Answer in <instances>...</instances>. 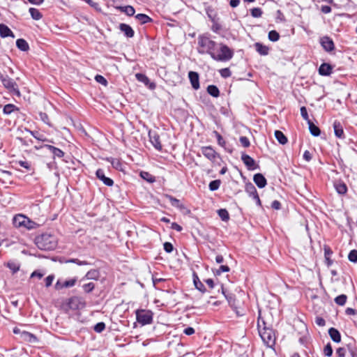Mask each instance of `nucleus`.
Listing matches in <instances>:
<instances>
[{
	"mask_svg": "<svg viewBox=\"0 0 357 357\" xmlns=\"http://www.w3.org/2000/svg\"><path fill=\"white\" fill-rule=\"evenodd\" d=\"M324 354L326 356H331L332 354H333V349H332V347L330 343H328L325 347H324Z\"/></svg>",
	"mask_w": 357,
	"mask_h": 357,
	"instance_id": "obj_56",
	"label": "nucleus"
},
{
	"mask_svg": "<svg viewBox=\"0 0 357 357\" xmlns=\"http://www.w3.org/2000/svg\"><path fill=\"white\" fill-rule=\"evenodd\" d=\"M54 278V277L53 275H50L45 279V286L47 287H49L50 286L52 285Z\"/></svg>",
	"mask_w": 357,
	"mask_h": 357,
	"instance_id": "obj_62",
	"label": "nucleus"
},
{
	"mask_svg": "<svg viewBox=\"0 0 357 357\" xmlns=\"http://www.w3.org/2000/svg\"><path fill=\"white\" fill-rule=\"evenodd\" d=\"M309 130L312 135L317 137L320 135V129L315 126L310 120H308Z\"/></svg>",
	"mask_w": 357,
	"mask_h": 357,
	"instance_id": "obj_27",
	"label": "nucleus"
},
{
	"mask_svg": "<svg viewBox=\"0 0 357 357\" xmlns=\"http://www.w3.org/2000/svg\"><path fill=\"white\" fill-rule=\"evenodd\" d=\"M137 321L142 324H149L153 321V313L150 310H138L136 312Z\"/></svg>",
	"mask_w": 357,
	"mask_h": 357,
	"instance_id": "obj_6",
	"label": "nucleus"
},
{
	"mask_svg": "<svg viewBox=\"0 0 357 357\" xmlns=\"http://www.w3.org/2000/svg\"><path fill=\"white\" fill-rule=\"evenodd\" d=\"M119 29L124 33L125 36L128 38H132L134 36V31L132 27L126 24L121 23L119 24Z\"/></svg>",
	"mask_w": 357,
	"mask_h": 357,
	"instance_id": "obj_17",
	"label": "nucleus"
},
{
	"mask_svg": "<svg viewBox=\"0 0 357 357\" xmlns=\"http://www.w3.org/2000/svg\"><path fill=\"white\" fill-rule=\"evenodd\" d=\"M100 277V273L98 269H91L89 271L84 277L82 279V281L84 280H98Z\"/></svg>",
	"mask_w": 357,
	"mask_h": 357,
	"instance_id": "obj_14",
	"label": "nucleus"
},
{
	"mask_svg": "<svg viewBox=\"0 0 357 357\" xmlns=\"http://www.w3.org/2000/svg\"><path fill=\"white\" fill-rule=\"evenodd\" d=\"M140 176L142 178L150 183H153L155 181L154 177L146 172H142L140 173Z\"/></svg>",
	"mask_w": 357,
	"mask_h": 357,
	"instance_id": "obj_43",
	"label": "nucleus"
},
{
	"mask_svg": "<svg viewBox=\"0 0 357 357\" xmlns=\"http://www.w3.org/2000/svg\"><path fill=\"white\" fill-rule=\"evenodd\" d=\"M66 263H75L79 266L89 265V263L86 261H81L78 259H70L66 261Z\"/></svg>",
	"mask_w": 357,
	"mask_h": 357,
	"instance_id": "obj_49",
	"label": "nucleus"
},
{
	"mask_svg": "<svg viewBox=\"0 0 357 357\" xmlns=\"http://www.w3.org/2000/svg\"><path fill=\"white\" fill-rule=\"evenodd\" d=\"M335 188L338 194L344 195L347 191V187L344 182L337 181L334 184Z\"/></svg>",
	"mask_w": 357,
	"mask_h": 357,
	"instance_id": "obj_25",
	"label": "nucleus"
},
{
	"mask_svg": "<svg viewBox=\"0 0 357 357\" xmlns=\"http://www.w3.org/2000/svg\"><path fill=\"white\" fill-rule=\"evenodd\" d=\"M245 191L250 195V196H252V197L257 201L258 204H261L259 197L257 194V190L254 185H252V183L246 185Z\"/></svg>",
	"mask_w": 357,
	"mask_h": 357,
	"instance_id": "obj_13",
	"label": "nucleus"
},
{
	"mask_svg": "<svg viewBox=\"0 0 357 357\" xmlns=\"http://www.w3.org/2000/svg\"><path fill=\"white\" fill-rule=\"evenodd\" d=\"M14 224L17 227H24L26 222H29V218L23 215H18L15 216L13 219Z\"/></svg>",
	"mask_w": 357,
	"mask_h": 357,
	"instance_id": "obj_22",
	"label": "nucleus"
},
{
	"mask_svg": "<svg viewBox=\"0 0 357 357\" xmlns=\"http://www.w3.org/2000/svg\"><path fill=\"white\" fill-rule=\"evenodd\" d=\"M220 73L222 77H229L231 76V71L229 68H223L220 70Z\"/></svg>",
	"mask_w": 357,
	"mask_h": 357,
	"instance_id": "obj_61",
	"label": "nucleus"
},
{
	"mask_svg": "<svg viewBox=\"0 0 357 357\" xmlns=\"http://www.w3.org/2000/svg\"><path fill=\"white\" fill-rule=\"evenodd\" d=\"M188 77L193 89H198L199 88V74L194 71L188 73Z\"/></svg>",
	"mask_w": 357,
	"mask_h": 357,
	"instance_id": "obj_12",
	"label": "nucleus"
},
{
	"mask_svg": "<svg viewBox=\"0 0 357 357\" xmlns=\"http://www.w3.org/2000/svg\"><path fill=\"white\" fill-rule=\"evenodd\" d=\"M17 163L19 164L20 167H24V168L26 169L27 170H29L31 169V165L27 161L20 160V161L17 162Z\"/></svg>",
	"mask_w": 357,
	"mask_h": 357,
	"instance_id": "obj_58",
	"label": "nucleus"
},
{
	"mask_svg": "<svg viewBox=\"0 0 357 357\" xmlns=\"http://www.w3.org/2000/svg\"><path fill=\"white\" fill-rule=\"evenodd\" d=\"M336 353L339 357H345V349L344 348H338Z\"/></svg>",
	"mask_w": 357,
	"mask_h": 357,
	"instance_id": "obj_64",
	"label": "nucleus"
},
{
	"mask_svg": "<svg viewBox=\"0 0 357 357\" xmlns=\"http://www.w3.org/2000/svg\"><path fill=\"white\" fill-rule=\"evenodd\" d=\"M0 36L2 38H6L8 36H12L13 38L15 37L12 31L8 28V26L3 24H0Z\"/></svg>",
	"mask_w": 357,
	"mask_h": 357,
	"instance_id": "obj_24",
	"label": "nucleus"
},
{
	"mask_svg": "<svg viewBox=\"0 0 357 357\" xmlns=\"http://www.w3.org/2000/svg\"><path fill=\"white\" fill-rule=\"evenodd\" d=\"M107 160L111 162V164L114 168H115L116 169H121V163L119 161V160L114 159V158H109V159H107Z\"/></svg>",
	"mask_w": 357,
	"mask_h": 357,
	"instance_id": "obj_47",
	"label": "nucleus"
},
{
	"mask_svg": "<svg viewBox=\"0 0 357 357\" xmlns=\"http://www.w3.org/2000/svg\"><path fill=\"white\" fill-rule=\"evenodd\" d=\"M259 333L263 342L269 347H272L275 343V336L271 328L264 327L261 328L259 325Z\"/></svg>",
	"mask_w": 357,
	"mask_h": 357,
	"instance_id": "obj_5",
	"label": "nucleus"
},
{
	"mask_svg": "<svg viewBox=\"0 0 357 357\" xmlns=\"http://www.w3.org/2000/svg\"><path fill=\"white\" fill-rule=\"evenodd\" d=\"M19 109L14 105L13 104H7L4 107H3V113L5 114H10L12 112H15V111H18Z\"/></svg>",
	"mask_w": 357,
	"mask_h": 357,
	"instance_id": "obj_34",
	"label": "nucleus"
},
{
	"mask_svg": "<svg viewBox=\"0 0 357 357\" xmlns=\"http://www.w3.org/2000/svg\"><path fill=\"white\" fill-rule=\"evenodd\" d=\"M253 181L259 188H264L267 184L266 178L260 173L254 176Z\"/></svg>",
	"mask_w": 357,
	"mask_h": 357,
	"instance_id": "obj_15",
	"label": "nucleus"
},
{
	"mask_svg": "<svg viewBox=\"0 0 357 357\" xmlns=\"http://www.w3.org/2000/svg\"><path fill=\"white\" fill-rule=\"evenodd\" d=\"M220 185V180H214L210 182L209 183V189L211 191H215L219 188Z\"/></svg>",
	"mask_w": 357,
	"mask_h": 357,
	"instance_id": "obj_46",
	"label": "nucleus"
},
{
	"mask_svg": "<svg viewBox=\"0 0 357 357\" xmlns=\"http://www.w3.org/2000/svg\"><path fill=\"white\" fill-rule=\"evenodd\" d=\"M213 134L215 135V137H216L217 139V141H218V144L224 147L226 144V142L225 141V139L222 138V137L220 135V134L216 131V130H214L213 132Z\"/></svg>",
	"mask_w": 357,
	"mask_h": 357,
	"instance_id": "obj_40",
	"label": "nucleus"
},
{
	"mask_svg": "<svg viewBox=\"0 0 357 357\" xmlns=\"http://www.w3.org/2000/svg\"><path fill=\"white\" fill-rule=\"evenodd\" d=\"M251 15L253 17H260L262 15V10L260 8H254L251 9Z\"/></svg>",
	"mask_w": 357,
	"mask_h": 357,
	"instance_id": "obj_48",
	"label": "nucleus"
},
{
	"mask_svg": "<svg viewBox=\"0 0 357 357\" xmlns=\"http://www.w3.org/2000/svg\"><path fill=\"white\" fill-rule=\"evenodd\" d=\"M202 153L211 161L215 160L217 156V153L210 146H203L202 148Z\"/></svg>",
	"mask_w": 357,
	"mask_h": 357,
	"instance_id": "obj_9",
	"label": "nucleus"
},
{
	"mask_svg": "<svg viewBox=\"0 0 357 357\" xmlns=\"http://www.w3.org/2000/svg\"><path fill=\"white\" fill-rule=\"evenodd\" d=\"M35 243L40 250H51L56 247L57 241L54 236L45 233L36 237Z\"/></svg>",
	"mask_w": 357,
	"mask_h": 357,
	"instance_id": "obj_2",
	"label": "nucleus"
},
{
	"mask_svg": "<svg viewBox=\"0 0 357 357\" xmlns=\"http://www.w3.org/2000/svg\"><path fill=\"white\" fill-rule=\"evenodd\" d=\"M218 214L223 221H227L229 219V214L225 208H221L218 211Z\"/></svg>",
	"mask_w": 357,
	"mask_h": 357,
	"instance_id": "obj_35",
	"label": "nucleus"
},
{
	"mask_svg": "<svg viewBox=\"0 0 357 357\" xmlns=\"http://www.w3.org/2000/svg\"><path fill=\"white\" fill-rule=\"evenodd\" d=\"M82 289L85 293H90L95 289V284L92 282L84 284Z\"/></svg>",
	"mask_w": 357,
	"mask_h": 357,
	"instance_id": "obj_38",
	"label": "nucleus"
},
{
	"mask_svg": "<svg viewBox=\"0 0 357 357\" xmlns=\"http://www.w3.org/2000/svg\"><path fill=\"white\" fill-rule=\"evenodd\" d=\"M328 334L335 342L339 343L341 341V335L340 332L335 328H331L328 330Z\"/></svg>",
	"mask_w": 357,
	"mask_h": 357,
	"instance_id": "obj_21",
	"label": "nucleus"
},
{
	"mask_svg": "<svg viewBox=\"0 0 357 357\" xmlns=\"http://www.w3.org/2000/svg\"><path fill=\"white\" fill-rule=\"evenodd\" d=\"M332 66L326 63H322L319 68V73L321 75L328 76L332 73Z\"/></svg>",
	"mask_w": 357,
	"mask_h": 357,
	"instance_id": "obj_18",
	"label": "nucleus"
},
{
	"mask_svg": "<svg viewBox=\"0 0 357 357\" xmlns=\"http://www.w3.org/2000/svg\"><path fill=\"white\" fill-rule=\"evenodd\" d=\"M116 9L125 13L128 16H132L135 13V8L132 6H119L116 7Z\"/></svg>",
	"mask_w": 357,
	"mask_h": 357,
	"instance_id": "obj_26",
	"label": "nucleus"
},
{
	"mask_svg": "<svg viewBox=\"0 0 357 357\" xmlns=\"http://www.w3.org/2000/svg\"><path fill=\"white\" fill-rule=\"evenodd\" d=\"M321 45L322 47L326 51V52H331L334 50L335 45L333 40L328 37V36H324L320 40Z\"/></svg>",
	"mask_w": 357,
	"mask_h": 357,
	"instance_id": "obj_8",
	"label": "nucleus"
},
{
	"mask_svg": "<svg viewBox=\"0 0 357 357\" xmlns=\"http://www.w3.org/2000/svg\"><path fill=\"white\" fill-rule=\"evenodd\" d=\"M207 92L213 97L218 98L220 96V91L215 85H209L207 87Z\"/></svg>",
	"mask_w": 357,
	"mask_h": 357,
	"instance_id": "obj_32",
	"label": "nucleus"
},
{
	"mask_svg": "<svg viewBox=\"0 0 357 357\" xmlns=\"http://www.w3.org/2000/svg\"><path fill=\"white\" fill-rule=\"evenodd\" d=\"M79 299L77 297H73L69 299L68 305L70 308L75 309L77 307V303L78 302Z\"/></svg>",
	"mask_w": 357,
	"mask_h": 357,
	"instance_id": "obj_55",
	"label": "nucleus"
},
{
	"mask_svg": "<svg viewBox=\"0 0 357 357\" xmlns=\"http://www.w3.org/2000/svg\"><path fill=\"white\" fill-rule=\"evenodd\" d=\"M239 140L243 146H244V147L250 146V142L247 137L242 136L240 137Z\"/></svg>",
	"mask_w": 357,
	"mask_h": 357,
	"instance_id": "obj_57",
	"label": "nucleus"
},
{
	"mask_svg": "<svg viewBox=\"0 0 357 357\" xmlns=\"http://www.w3.org/2000/svg\"><path fill=\"white\" fill-rule=\"evenodd\" d=\"M229 267L226 265H221L218 269L216 270L215 272V275H220L223 272H229Z\"/></svg>",
	"mask_w": 357,
	"mask_h": 357,
	"instance_id": "obj_53",
	"label": "nucleus"
},
{
	"mask_svg": "<svg viewBox=\"0 0 357 357\" xmlns=\"http://www.w3.org/2000/svg\"><path fill=\"white\" fill-rule=\"evenodd\" d=\"M29 13H30L32 18L34 20H38L42 17L41 13L36 8H29Z\"/></svg>",
	"mask_w": 357,
	"mask_h": 357,
	"instance_id": "obj_37",
	"label": "nucleus"
},
{
	"mask_svg": "<svg viewBox=\"0 0 357 357\" xmlns=\"http://www.w3.org/2000/svg\"><path fill=\"white\" fill-rule=\"evenodd\" d=\"M301 114L302 117L308 122V120H310V119H309L308 114H307L305 107H302L301 108Z\"/></svg>",
	"mask_w": 357,
	"mask_h": 357,
	"instance_id": "obj_63",
	"label": "nucleus"
},
{
	"mask_svg": "<svg viewBox=\"0 0 357 357\" xmlns=\"http://www.w3.org/2000/svg\"><path fill=\"white\" fill-rule=\"evenodd\" d=\"M347 298V297L346 295L341 294L335 298V302L336 304L342 306L346 303Z\"/></svg>",
	"mask_w": 357,
	"mask_h": 357,
	"instance_id": "obj_39",
	"label": "nucleus"
},
{
	"mask_svg": "<svg viewBox=\"0 0 357 357\" xmlns=\"http://www.w3.org/2000/svg\"><path fill=\"white\" fill-rule=\"evenodd\" d=\"M7 266L12 271L13 273L17 272L20 269V266L14 262H8Z\"/></svg>",
	"mask_w": 357,
	"mask_h": 357,
	"instance_id": "obj_52",
	"label": "nucleus"
},
{
	"mask_svg": "<svg viewBox=\"0 0 357 357\" xmlns=\"http://www.w3.org/2000/svg\"><path fill=\"white\" fill-rule=\"evenodd\" d=\"M279 38H280V35L276 31L273 30V31H269L268 39L271 41L276 42L279 40Z\"/></svg>",
	"mask_w": 357,
	"mask_h": 357,
	"instance_id": "obj_42",
	"label": "nucleus"
},
{
	"mask_svg": "<svg viewBox=\"0 0 357 357\" xmlns=\"http://www.w3.org/2000/svg\"><path fill=\"white\" fill-rule=\"evenodd\" d=\"M16 45H17V48L22 51H27L29 48V44L27 43V42L22 38H20V39L17 40Z\"/></svg>",
	"mask_w": 357,
	"mask_h": 357,
	"instance_id": "obj_30",
	"label": "nucleus"
},
{
	"mask_svg": "<svg viewBox=\"0 0 357 357\" xmlns=\"http://www.w3.org/2000/svg\"><path fill=\"white\" fill-rule=\"evenodd\" d=\"M95 80L97 82H98V83H100V84H102L104 86H107V79L103 76H102V75H96Z\"/></svg>",
	"mask_w": 357,
	"mask_h": 357,
	"instance_id": "obj_54",
	"label": "nucleus"
},
{
	"mask_svg": "<svg viewBox=\"0 0 357 357\" xmlns=\"http://www.w3.org/2000/svg\"><path fill=\"white\" fill-rule=\"evenodd\" d=\"M13 333L15 334H20V333L22 337L25 340H27V341H29V342H32L33 340H35L36 339V337L33 335H32L31 333L26 332V331L21 332L20 329H19L17 328H15L13 329Z\"/></svg>",
	"mask_w": 357,
	"mask_h": 357,
	"instance_id": "obj_19",
	"label": "nucleus"
},
{
	"mask_svg": "<svg viewBox=\"0 0 357 357\" xmlns=\"http://www.w3.org/2000/svg\"><path fill=\"white\" fill-rule=\"evenodd\" d=\"M167 198L169 201L172 206L178 208L180 209H183L185 208L183 204H181L180 201L178 199H176L171 195H167Z\"/></svg>",
	"mask_w": 357,
	"mask_h": 357,
	"instance_id": "obj_28",
	"label": "nucleus"
},
{
	"mask_svg": "<svg viewBox=\"0 0 357 357\" xmlns=\"http://www.w3.org/2000/svg\"><path fill=\"white\" fill-rule=\"evenodd\" d=\"M0 80L3 86L13 95L20 97L21 94L18 89L17 84L7 75L0 74Z\"/></svg>",
	"mask_w": 357,
	"mask_h": 357,
	"instance_id": "obj_4",
	"label": "nucleus"
},
{
	"mask_svg": "<svg viewBox=\"0 0 357 357\" xmlns=\"http://www.w3.org/2000/svg\"><path fill=\"white\" fill-rule=\"evenodd\" d=\"M241 160L245 166L250 170H254L256 169V164L255 160L250 155L243 153L241 155Z\"/></svg>",
	"mask_w": 357,
	"mask_h": 357,
	"instance_id": "obj_10",
	"label": "nucleus"
},
{
	"mask_svg": "<svg viewBox=\"0 0 357 357\" xmlns=\"http://www.w3.org/2000/svg\"><path fill=\"white\" fill-rule=\"evenodd\" d=\"M31 135L34 137L36 139L41 141V142H51L46 137H45L43 135L39 134L38 132H35L33 131L28 130Z\"/></svg>",
	"mask_w": 357,
	"mask_h": 357,
	"instance_id": "obj_41",
	"label": "nucleus"
},
{
	"mask_svg": "<svg viewBox=\"0 0 357 357\" xmlns=\"http://www.w3.org/2000/svg\"><path fill=\"white\" fill-rule=\"evenodd\" d=\"M96 175L98 179L102 181L103 183L107 186H112L114 184V181L112 178L106 177L105 176L104 171L102 169H98L96 172Z\"/></svg>",
	"mask_w": 357,
	"mask_h": 357,
	"instance_id": "obj_11",
	"label": "nucleus"
},
{
	"mask_svg": "<svg viewBox=\"0 0 357 357\" xmlns=\"http://www.w3.org/2000/svg\"><path fill=\"white\" fill-rule=\"evenodd\" d=\"M40 119L47 125H50L48 115L46 113L40 112L39 114Z\"/></svg>",
	"mask_w": 357,
	"mask_h": 357,
	"instance_id": "obj_60",
	"label": "nucleus"
},
{
	"mask_svg": "<svg viewBox=\"0 0 357 357\" xmlns=\"http://www.w3.org/2000/svg\"><path fill=\"white\" fill-rule=\"evenodd\" d=\"M218 43L213 40L208 34L200 35L197 38V50L200 54H208L211 57Z\"/></svg>",
	"mask_w": 357,
	"mask_h": 357,
	"instance_id": "obj_1",
	"label": "nucleus"
},
{
	"mask_svg": "<svg viewBox=\"0 0 357 357\" xmlns=\"http://www.w3.org/2000/svg\"><path fill=\"white\" fill-rule=\"evenodd\" d=\"M256 51L262 56H266L268 54L269 48L268 47L260 43H256L255 44Z\"/></svg>",
	"mask_w": 357,
	"mask_h": 357,
	"instance_id": "obj_23",
	"label": "nucleus"
},
{
	"mask_svg": "<svg viewBox=\"0 0 357 357\" xmlns=\"http://www.w3.org/2000/svg\"><path fill=\"white\" fill-rule=\"evenodd\" d=\"M333 129L335 135L338 138H344V133L343 130L342 126L341 125L340 121H335L333 124Z\"/></svg>",
	"mask_w": 357,
	"mask_h": 357,
	"instance_id": "obj_16",
	"label": "nucleus"
},
{
	"mask_svg": "<svg viewBox=\"0 0 357 357\" xmlns=\"http://www.w3.org/2000/svg\"><path fill=\"white\" fill-rule=\"evenodd\" d=\"M10 177L11 173L10 172L6 170L0 171V181H2L3 183L10 182Z\"/></svg>",
	"mask_w": 357,
	"mask_h": 357,
	"instance_id": "obj_33",
	"label": "nucleus"
},
{
	"mask_svg": "<svg viewBox=\"0 0 357 357\" xmlns=\"http://www.w3.org/2000/svg\"><path fill=\"white\" fill-rule=\"evenodd\" d=\"M174 247L171 243L165 242L164 243V250L167 253H170L173 251Z\"/></svg>",
	"mask_w": 357,
	"mask_h": 357,
	"instance_id": "obj_59",
	"label": "nucleus"
},
{
	"mask_svg": "<svg viewBox=\"0 0 357 357\" xmlns=\"http://www.w3.org/2000/svg\"><path fill=\"white\" fill-rule=\"evenodd\" d=\"M76 282H77V278H72L68 280H66V281L63 282L62 286L65 287V288H69V287H72L75 286Z\"/></svg>",
	"mask_w": 357,
	"mask_h": 357,
	"instance_id": "obj_44",
	"label": "nucleus"
},
{
	"mask_svg": "<svg viewBox=\"0 0 357 357\" xmlns=\"http://www.w3.org/2000/svg\"><path fill=\"white\" fill-rule=\"evenodd\" d=\"M149 137L150 142L155 149L160 151L162 149V144L160 140V136L155 132L149 131Z\"/></svg>",
	"mask_w": 357,
	"mask_h": 357,
	"instance_id": "obj_7",
	"label": "nucleus"
},
{
	"mask_svg": "<svg viewBox=\"0 0 357 357\" xmlns=\"http://www.w3.org/2000/svg\"><path fill=\"white\" fill-rule=\"evenodd\" d=\"M135 18L139 22H140V23L142 24H146L148 22H152V19L150 17H149L148 15H146L145 14H142V13L137 14L135 16Z\"/></svg>",
	"mask_w": 357,
	"mask_h": 357,
	"instance_id": "obj_31",
	"label": "nucleus"
},
{
	"mask_svg": "<svg viewBox=\"0 0 357 357\" xmlns=\"http://www.w3.org/2000/svg\"><path fill=\"white\" fill-rule=\"evenodd\" d=\"M348 259L350 261L356 263L357 262V250H352L350 251L348 255Z\"/></svg>",
	"mask_w": 357,
	"mask_h": 357,
	"instance_id": "obj_50",
	"label": "nucleus"
},
{
	"mask_svg": "<svg viewBox=\"0 0 357 357\" xmlns=\"http://www.w3.org/2000/svg\"><path fill=\"white\" fill-rule=\"evenodd\" d=\"M194 284L195 287L200 291L204 292L206 291L204 284L199 281L197 276H196V278L194 279Z\"/></svg>",
	"mask_w": 357,
	"mask_h": 357,
	"instance_id": "obj_45",
	"label": "nucleus"
},
{
	"mask_svg": "<svg viewBox=\"0 0 357 357\" xmlns=\"http://www.w3.org/2000/svg\"><path fill=\"white\" fill-rule=\"evenodd\" d=\"M275 137L280 144L284 145L287 143V138L280 130L275 131Z\"/></svg>",
	"mask_w": 357,
	"mask_h": 357,
	"instance_id": "obj_29",
	"label": "nucleus"
},
{
	"mask_svg": "<svg viewBox=\"0 0 357 357\" xmlns=\"http://www.w3.org/2000/svg\"><path fill=\"white\" fill-rule=\"evenodd\" d=\"M43 146L50 150L54 155V157L63 158L64 156V152L59 148L49 144H45Z\"/></svg>",
	"mask_w": 357,
	"mask_h": 357,
	"instance_id": "obj_20",
	"label": "nucleus"
},
{
	"mask_svg": "<svg viewBox=\"0 0 357 357\" xmlns=\"http://www.w3.org/2000/svg\"><path fill=\"white\" fill-rule=\"evenodd\" d=\"M233 50L228 46L223 43H218L211 58L218 61H227L233 57Z\"/></svg>",
	"mask_w": 357,
	"mask_h": 357,
	"instance_id": "obj_3",
	"label": "nucleus"
},
{
	"mask_svg": "<svg viewBox=\"0 0 357 357\" xmlns=\"http://www.w3.org/2000/svg\"><path fill=\"white\" fill-rule=\"evenodd\" d=\"M105 324L103 322H99L96 324L93 327V329L96 333H101L105 330Z\"/></svg>",
	"mask_w": 357,
	"mask_h": 357,
	"instance_id": "obj_51",
	"label": "nucleus"
},
{
	"mask_svg": "<svg viewBox=\"0 0 357 357\" xmlns=\"http://www.w3.org/2000/svg\"><path fill=\"white\" fill-rule=\"evenodd\" d=\"M135 77L139 82L144 83L145 85L147 86L149 84V79L145 75L142 73H137Z\"/></svg>",
	"mask_w": 357,
	"mask_h": 357,
	"instance_id": "obj_36",
	"label": "nucleus"
}]
</instances>
